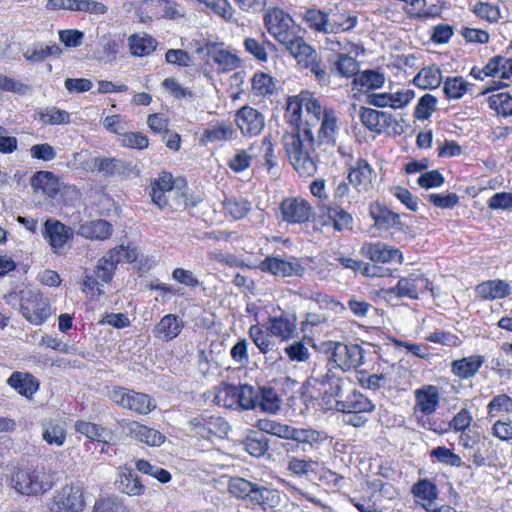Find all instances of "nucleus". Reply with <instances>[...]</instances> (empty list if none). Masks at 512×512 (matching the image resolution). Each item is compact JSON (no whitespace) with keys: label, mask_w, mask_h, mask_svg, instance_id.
Wrapping results in <instances>:
<instances>
[{"label":"nucleus","mask_w":512,"mask_h":512,"mask_svg":"<svg viewBox=\"0 0 512 512\" xmlns=\"http://www.w3.org/2000/svg\"><path fill=\"white\" fill-rule=\"evenodd\" d=\"M263 20L268 33L301 67L309 69L320 83L328 82V74L321 66L317 51L300 35L299 26L288 13L280 8H269Z\"/></svg>","instance_id":"1"},{"label":"nucleus","mask_w":512,"mask_h":512,"mask_svg":"<svg viewBox=\"0 0 512 512\" xmlns=\"http://www.w3.org/2000/svg\"><path fill=\"white\" fill-rule=\"evenodd\" d=\"M302 109L299 95L288 99L286 117L294 129L285 134L282 141L293 168L300 176L310 177L317 171L315 160L309 155V148L315 149V137L309 124L302 123Z\"/></svg>","instance_id":"2"},{"label":"nucleus","mask_w":512,"mask_h":512,"mask_svg":"<svg viewBox=\"0 0 512 512\" xmlns=\"http://www.w3.org/2000/svg\"><path fill=\"white\" fill-rule=\"evenodd\" d=\"M346 381L335 375L330 369L325 373L313 372L306 380V388L310 396L322 401L325 409H334L335 401L341 397Z\"/></svg>","instance_id":"3"},{"label":"nucleus","mask_w":512,"mask_h":512,"mask_svg":"<svg viewBox=\"0 0 512 512\" xmlns=\"http://www.w3.org/2000/svg\"><path fill=\"white\" fill-rule=\"evenodd\" d=\"M109 399L122 407L140 415H147L156 408L155 400L148 394L136 392L124 387H113L108 393Z\"/></svg>","instance_id":"4"},{"label":"nucleus","mask_w":512,"mask_h":512,"mask_svg":"<svg viewBox=\"0 0 512 512\" xmlns=\"http://www.w3.org/2000/svg\"><path fill=\"white\" fill-rule=\"evenodd\" d=\"M338 134L339 127L335 110L333 108H324L318 136L315 138V149L309 148V155L314 159L312 153H315V157H319L321 153L332 152L333 148L337 145Z\"/></svg>","instance_id":"5"},{"label":"nucleus","mask_w":512,"mask_h":512,"mask_svg":"<svg viewBox=\"0 0 512 512\" xmlns=\"http://www.w3.org/2000/svg\"><path fill=\"white\" fill-rule=\"evenodd\" d=\"M12 481L14 488L25 495L42 494L52 487L49 476L43 470L19 469Z\"/></svg>","instance_id":"6"},{"label":"nucleus","mask_w":512,"mask_h":512,"mask_svg":"<svg viewBox=\"0 0 512 512\" xmlns=\"http://www.w3.org/2000/svg\"><path fill=\"white\" fill-rule=\"evenodd\" d=\"M223 396L225 397V406L237 405L245 410L255 409L258 404L259 391L248 384H224L216 398L220 400Z\"/></svg>","instance_id":"7"},{"label":"nucleus","mask_w":512,"mask_h":512,"mask_svg":"<svg viewBox=\"0 0 512 512\" xmlns=\"http://www.w3.org/2000/svg\"><path fill=\"white\" fill-rule=\"evenodd\" d=\"M137 259V253L134 249H129L123 245L109 250L100 258L95 267L97 276L106 283L111 282L116 266L120 262H134Z\"/></svg>","instance_id":"8"},{"label":"nucleus","mask_w":512,"mask_h":512,"mask_svg":"<svg viewBox=\"0 0 512 512\" xmlns=\"http://www.w3.org/2000/svg\"><path fill=\"white\" fill-rule=\"evenodd\" d=\"M188 425L191 433L207 440L213 437H224L230 429L229 424L222 417L208 414L192 417Z\"/></svg>","instance_id":"9"},{"label":"nucleus","mask_w":512,"mask_h":512,"mask_svg":"<svg viewBox=\"0 0 512 512\" xmlns=\"http://www.w3.org/2000/svg\"><path fill=\"white\" fill-rule=\"evenodd\" d=\"M330 351V359L343 371L363 364L364 350L358 344L334 342L331 344Z\"/></svg>","instance_id":"10"},{"label":"nucleus","mask_w":512,"mask_h":512,"mask_svg":"<svg viewBox=\"0 0 512 512\" xmlns=\"http://www.w3.org/2000/svg\"><path fill=\"white\" fill-rule=\"evenodd\" d=\"M82 490L76 485H65L53 497L50 505V512H82L84 508Z\"/></svg>","instance_id":"11"},{"label":"nucleus","mask_w":512,"mask_h":512,"mask_svg":"<svg viewBox=\"0 0 512 512\" xmlns=\"http://www.w3.org/2000/svg\"><path fill=\"white\" fill-rule=\"evenodd\" d=\"M427 290L433 292L431 282L421 273H411L400 278L396 286L387 289L385 292L388 295H395L400 298L418 299L419 294Z\"/></svg>","instance_id":"12"},{"label":"nucleus","mask_w":512,"mask_h":512,"mask_svg":"<svg viewBox=\"0 0 512 512\" xmlns=\"http://www.w3.org/2000/svg\"><path fill=\"white\" fill-rule=\"evenodd\" d=\"M279 314L270 316L266 322L269 333L281 342H287L297 335V317L294 313L278 308Z\"/></svg>","instance_id":"13"},{"label":"nucleus","mask_w":512,"mask_h":512,"mask_svg":"<svg viewBox=\"0 0 512 512\" xmlns=\"http://www.w3.org/2000/svg\"><path fill=\"white\" fill-rule=\"evenodd\" d=\"M122 431L129 437L140 441L148 446L162 445L166 437L156 429L150 428L137 421L122 419L119 422Z\"/></svg>","instance_id":"14"},{"label":"nucleus","mask_w":512,"mask_h":512,"mask_svg":"<svg viewBox=\"0 0 512 512\" xmlns=\"http://www.w3.org/2000/svg\"><path fill=\"white\" fill-rule=\"evenodd\" d=\"M234 121L245 137L257 136L265 127L264 115L248 105L236 111Z\"/></svg>","instance_id":"15"},{"label":"nucleus","mask_w":512,"mask_h":512,"mask_svg":"<svg viewBox=\"0 0 512 512\" xmlns=\"http://www.w3.org/2000/svg\"><path fill=\"white\" fill-rule=\"evenodd\" d=\"M376 172L363 158H358L348 169L347 179L358 193H368L373 189Z\"/></svg>","instance_id":"16"},{"label":"nucleus","mask_w":512,"mask_h":512,"mask_svg":"<svg viewBox=\"0 0 512 512\" xmlns=\"http://www.w3.org/2000/svg\"><path fill=\"white\" fill-rule=\"evenodd\" d=\"M279 208L283 221L290 224L305 223L312 214V207L309 202L300 197L284 199Z\"/></svg>","instance_id":"17"},{"label":"nucleus","mask_w":512,"mask_h":512,"mask_svg":"<svg viewBox=\"0 0 512 512\" xmlns=\"http://www.w3.org/2000/svg\"><path fill=\"white\" fill-rule=\"evenodd\" d=\"M42 235L53 252L59 253L72 240L74 232L58 220L47 219L43 225Z\"/></svg>","instance_id":"18"},{"label":"nucleus","mask_w":512,"mask_h":512,"mask_svg":"<svg viewBox=\"0 0 512 512\" xmlns=\"http://www.w3.org/2000/svg\"><path fill=\"white\" fill-rule=\"evenodd\" d=\"M29 294V298H22L20 311L27 321L41 325L50 315L49 304L40 294L31 291Z\"/></svg>","instance_id":"19"},{"label":"nucleus","mask_w":512,"mask_h":512,"mask_svg":"<svg viewBox=\"0 0 512 512\" xmlns=\"http://www.w3.org/2000/svg\"><path fill=\"white\" fill-rule=\"evenodd\" d=\"M198 53H205L206 56L217 64L220 71H230L239 64L238 57L223 48V43L207 42L203 47L197 49Z\"/></svg>","instance_id":"20"},{"label":"nucleus","mask_w":512,"mask_h":512,"mask_svg":"<svg viewBox=\"0 0 512 512\" xmlns=\"http://www.w3.org/2000/svg\"><path fill=\"white\" fill-rule=\"evenodd\" d=\"M259 269L280 277H301L305 272V268L296 261H288L272 256H267L259 264Z\"/></svg>","instance_id":"21"},{"label":"nucleus","mask_w":512,"mask_h":512,"mask_svg":"<svg viewBox=\"0 0 512 512\" xmlns=\"http://www.w3.org/2000/svg\"><path fill=\"white\" fill-rule=\"evenodd\" d=\"M359 117L361 123L368 130L378 134L384 132L393 124H397L391 114L367 107H360Z\"/></svg>","instance_id":"22"},{"label":"nucleus","mask_w":512,"mask_h":512,"mask_svg":"<svg viewBox=\"0 0 512 512\" xmlns=\"http://www.w3.org/2000/svg\"><path fill=\"white\" fill-rule=\"evenodd\" d=\"M361 254L374 263H388L393 260L402 262L403 256L400 250L389 247L385 243H365L361 248Z\"/></svg>","instance_id":"23"},{"label":"nucleus","mask_w":512,"mask_h":512,"mask_svg":"<svg viewBox=\"0 0 512 512\" xmlns=\"http://www.w3.org/2000/svg\"><path fill=\"white\" fill-rule=\"evenodd\" d=\"M115 487L119 492L129 496H140L145 492V486L141 483L138 475L126 466L120 469L115 480Z\"/></svg>","instance_id":"24"},{"label":"nucleus","mask_w":512,"mask_h":512,"mask_svg":"<svg viewBox=\"0 0 512 512\" xmlns=\"http://www.w3.org/2000/svg\"><path fill=\"white\" fill-rule=\"evenodd\" d=\"M174 186L173 177L168 172H163L150 184V196L155 205L164 208L168 204L167 193L172 192Z\"/></svg>","instance_id":"25"},{"label":"nucleus","mask_w":512,"mask_h":512,"mask_svg":"<svg viewBox=\"0 0 512 512\" xmlns=\"http://www.w3.org/2000/svg\"><path fill=\"white\" fill-rule=\"evenodd\" d=\"M334 409L340 412H372L374 405L362 393L353 390L344 400L335 401Z\"/></svg>","instance_id":"26"},{"label":"nucleus","mask_w":512,"mask_h":512,"mask_svg":"<svg viewBox=\"0 0 512 512\" xmlns=\"http://www.w3.org/2000/svg\"><path fill=\"white\" fill-rule=\"evenodd\" d=\"M184 327L183 320L174 314H167L161 318L153 329L154 336L162 341L176 338Z\"/></svg>","instance_id":"27"},{"label":"nucleus","mask_w":512,"mask_h":512,"mask_svg":"<svg viewBox=\"0 0 512 512\" xmlns=\"http://www.w3.org/2000/svg\"><path fill=\"white\" fill-rule=\"evenodd\" d=\"M475 292L482 300H495L507 297L511 293V287L508 282L495 279L478 284Z\"/></svg>","instance_id":"28"},{"label":"nucleus","mask_w":512,"mask_h":512,"mask_svg":"<svg viewBox=\"0 0 512 512\" xmlns=\"http://www.w3.org/2000/svg\"><path fill=\"white\" fill-rule=\"evenodd\" d=\"M484 361V356L481 355H471L454 360L451 363V372L461 379H469L476 375Z\"/></svg>","instance_id":"29"},{"label":"nucleus","mask_w":512,"mask_h":512,"mask_svg":"<svg viewBox=\"0 0 512 512\" xmlns=\"http://www.w3.org/2000/svg\"><path fill=\"white\" fill-rule=\"evenodd\" d=\"M7 384L26 398H31L39 387V383L35 377L22 372H13L7 380Z\"/></svg>","instance_id":"30"},{"label":"nucleus","mask_w":512,"mask_h":512,"mask_svg":"<svg viewBox=\"0 0 512 512\" xmlns=\"http://www.w3.org/2000/svg\"><path fill=\"white\" fill-rule=\"evenodd\" d=\"M416 406L424 414L433 413L439 404L437 387L428 385L415 391Z\"/></svg>","instance_id":"31"},{"label":"nucleus","mask_w":512,"mask_h":512,"mask_svg":"<svg viewBox=\"0 0 512 512\" xmlns=\"http://www.w3.org/2000/svg\"><path fill=\"white\" fill-rule=\"evenodd\" d=\"M249 502L254 505H259L264 509L274 508L280 503V495L275 489L259 486L255 483Z\"/></svg>","instance_id":"32"},{"label":"nucleus","mask_w":512,"mask_h":512,"mask_svg":"<svg viewBox=\"0 0 512 512\" xmlns=\"http://www.w3.org/2000/svg\"><path fill=\"white\" fill-rule=\"evenodd\" d=\"M112 225L103 219H98L82 224L78 233L89 239L105 240L112 234Z\"/></svg>","instance_id":"33"},{"label":"nucleus","mask_w":512,"mask_h":512,"mask_svg":"<svg viewBox=\"0 0 512 512\" xmlns=\"http://www.w3.org/2000/svg\"><path fill=\"white\" fill-rule=\"evenodd\" d=\"M309 28L324 34L337 33L335 24L329 21L328 15L317 9H309L304 15Z\"/></svg>","instance_id":"34"},{"label":"nucleus","mask_w":512,"mask_h":512,"mask_svg":"<svg viewBox=\"0 0 512 512\" xmlns=\"http://www.w3.org/2000/svg\"><path fill=\"white\" fill-rule=\"evenodd\" d=\"M441 82V70L434 65L422 68L413 79V83L421 89H436Z\"/></svg>","instance_id":"35"},{"label":"nucleus","mask_w":512,"mask_h":512,"mask_svg":"<svg viewBox=\"0 0 512 512\" xmlns=\"http://www.w3.org/2000/svg\"><path fill=\"white\" fill-rule=\"evenodd\" d=\"M31 185L36 190H41L49 197L58 193V181L55 175L49 171H38L31 179Z\"/></svg>","instance_id":"36"},{"label":"nucleus","mask_w":512,"mask_h":512,"mask_svg":"<svg viewBox=\"0 0 512 512\" xmlns=\"http://www.w3.org/2000/svg\"><path fill=\"white\" fill-rule=\"evenodd\" d=\"M256 144H251L247 149L237 150L233 157L227 163L228 167L234 172H242L248 169L254 157H256Z\"/></svg>","instance_id":"37"},{"label":"nucleus","mask_w":512,"mask_h":512,"mask_svg":"<svg viewBox=\"0 0 512 512\" xmlns=\"http://www.w3.org/2000/svg\"><path fill=\"white\" fill-rule=\"evenodd\" d=\"M128 42L131 53L139 57L149 55L156 48V41L148 34H133L128 38Z\"/></svg>","instance_id":"38"},{"label":"nucleus","mask_w":512,"mask_h":512,"mask_svg":"<svg viewBox=\"0 0 512 512\" xmlns=\"http://www.w3.org/2000/svg\"><path fill=\"white\" fill-rule=\"evenodd\" d=\"M370 215L378 227H396L401 224L397 213L378 204L370 206Z\"/></svg>","instance_id":"39"},{"label":"nucleus","mask_w":512,"mask_h":512,"mask_svg":"<svg viewBox=\"0 0 512 512\" xmlns=\"http://www.w3.org/2000/svg\"><path fill=\"white\" fill-rule=\"evenodd\" d=\"M92 163L94 168L106 176L120 175L127 170L126 164L115 158L97 157Z\"/></svg>","instance_id":"40"},{"label":"nucleus","mask_w":512,"mask_h":512,"mask_svg":"<svg viewBox=\"0 0 512 512\" xmlns=\"http://www.w3.org/2000/svg\"><path fill=\"white\" fill-rule=\"evenodd\" d=\"M234 135V129L230 124L220 123L206 129L203 133L200 142L206 145L216 141H227L232 139Z\"/></svg>","instance_id":"41"},{"label":"nucleus","mask_w":512,"mask_h":512,"mask_svg":"<svg viewBox=\"0 0 512 512\" xmlns=\"http://www.w3.org/2000/svg\"><path fill=\"white\" fill-rule=\"evenodd\" d=\"M280 405L281 400L273 388L263 387L260 389L257 407H260L261 411L275 414L279 411Z\"/></svg>","instance_id":"42"},{"label":"nucleus","mask_w":512,"mask_h":512,"mask_svg":"<svg viewBox=\"0 0 512 512\" xmlns=\"http://www.w3.org/2000/svg\"><path fill=\"white\" fill-rule=\"evenodd\" d=\"M223 207L233 219L239 220L251 211V203L241 197H230L223 201Z\"/></svg>","instance_id":"43"},{"label":"nucleus","mask_w":512,"mask_h":512,"mask_svg":"<svg viewBox=\"0 0 512 512\" xmlns=\"http://www.w3.org/2000/svg\"><path fill=\"white\" fill-rule=\"evenodd\" d=\"M248 333L250 339L261 353L267 354L272 351L274 346L271 340L272 335L269 333V331H267V329L263 330L261 326L255 324L249 328Z\"/></svg>","instance_id":"44"},{"label":"nucleus","mask_w":512,"mask_h":512,"mask_svg":"<svg viewBox=\"0 0 512 512\" xmlns=\"http://www.w3.org/2000/svg\"><path fill=\"white\" fill-rule=\"evenodd\" d=\"M104 284L96 274L95 269L93 271H85L82 280V291L90 296L91 298L100 297L105 294Z\"/></svg>","instance_id":"45"},{"label":"nucleus","mask_w":512,"mask_h":512,"mask_svg":"<svg viewBox=\"0 0 512 512\" xmlns=\"http://www.w3.org/2000/svg\"><path fill=\"white\" fill-rule=\"evenodd\" d=\"M252 93L258 97L272 95L275 90L273 78L263 72L256 73L252 78Z\"/></svg>","instance_id":"46"},{"label":"nucleus","mask_w":512,"mask_h":512,"mask_svg":"<svg viewBox=\"0 0 512 512\" xmlns=\"http://www.w3.org/2000/svg\"><path fill=\"white\" fill-rule=\"evenodd\" d=\"M327 217L333 222V227L336 231L350 229L353 222L352 215L337 205L327 208Z\"/></svg>","instance_id":"47"},{"label":"nucleus","mask_w":512,"mask_h":512,"mask_svg":"<svg viewBox=\"0 0 512 512\" xmlns=\"http://www.w3.org/2000/svg\"><path fill=\"white\" fill-rule=\"evenodd\" d=\"M254 485L244 478L233 477L229 481L228 490L234 497L249 501Z\"/></svg>","instance_id":"48"},{"label":"nucleus","mask_w":512,"mask_h":512,"mask_svg":"<svg viewBox=\"0 0 512 512\" xmlns=\"http://www.w3.org/2000/svg\"><path fill=\"white\" fill-rule=\"evenodd\" d=\"M39 118L45 125H61L70 122V114L56 107H48L39 112Z\"/></svg>","instance_id":"49"},{"label":"nucleus","mask_w":512,"mask_h":512,"mask_svg":"<svg viewBox=\"0 0 512 512\" xmlns=\"http://www.w3.org/2000/svg\"><path fill=\"white\" fill-rule=\"evenodd\" d=\"M327 439L324 432L313 429H297L295 432L294 441L302 444H309L312 448H318L319 444Z\"/></svg>","instance_id":"50"},{"label":"nucleus","mask_w":512,"mask_h":512,"mask_svg":"<svg viewBox=\"0 0 512 512\" xmlns=\"http://www.w3.org/2000/svg\"><path fill=\"white\" fill-rule=\"evenodd\" d=\"M93 512H130L124 502L117 496L100 498L95 502Z\"/></svg>","instance_id":"51"},{"label":"nucleus","mask_w":512,"mask_h":512,"mask_svg":"<svg viewBox=\"0 0 512 512\" xmlns=\"http://www.w3.org/2000/svg\"><path fill=\"white\" fill-rule=\"evenodd\" d=\"M354 82L367 89H377L383 86L385 77L383 74L376 71L366 70L358 74L355 77Z\"/></svg>","instance_id":"52"},{"label":"nucleus","mask_w":512,"mask_h":512,"mask_svg":"<svg viewBox=\"0 0 512 512\" xmlns=\"http://www.w3.org/2000/svg\"><path fill=\"white\" fill-rule=\"evenodd\" d=\"M490 107L505 117L512 116V96L508 93H498L489 97Z\"/></svg>","instance_id":"53"},{"label":"nucleus","mask_w":512,"mask_h":512,"mask_svg":"<svg viewBox=\"0 0 512 512\" xmlns=\"http://www.w3.org/2000/svg\"><path fill=\"white\" fill-rule=\"evenodd\" d=\"M136 469L144 474L155 477L161 483H167L171 480V474L169 471L161 467L151 465L144 459H139L136 461Z\"/></svg>","instance_id":"54"},{"label":"nucleus","mask_w":512,"mask_h":512,"mask_svg":"<svg viewBox=\"0 0 512 512\" xmlns=\"http://www.w3.org/2000/svg\"><path fill=\"white\" fill-rule=\"evenodd\" d=\"M42 437L50 445L62 446L66 439V431L61 424L49 423Z\"/></svg>","instance_id":"55"},{"label":"nucleus","mask_w":512,"mask_h":512,"mask_svg":"<svg viewBox=\"0 0 512 512\" xmlns=\"http://www.w3.org/2000/svg\"><path fill=\"white\" fill-rule=\"evenodd\" d=\"M284 352L292 362H305L310 358V351L302 340L287 345Z\"/></svg>","instance_id":"56"},{"label":"nucleus","mask_w":512,"mask_h":512,"mask_svg":"<svg viewBox=\"0 0 512 512\" xmlns=\"http://www.w3.org/2000/svg\"><path fill=\"white\" fill-rule=\"evenodd\" d=\"M317 463L312 459H303L291 456L288 459L287 469L296 476H304L314 471Z\"/></svg>","instance_id":"57"},{"label":"nucleus","mask_w":512,"mask_h":512,"mask_svg":"<svg viewBox=\"0 0 512 512\" xmlns=\"http://www.w3.org/2000/svg\"><path fill=\"white\" fill-rule=\"evenodd\" d=\"M443 89L448 98L459 99L467 91V82L462 77L448 78Z\"/></svg>","instance_id":"58"},{"label":"nucleus","mask_w":512,"mask_h":512,"mask_svg":"<svg viewBox=\"0 0 512 512\" xmlns=\"http://www.w3.org/2000/svg\"><path fill=\"white\" fill-rule=\"evenodd\" d=\"M473 11L478 17L491 23L498 22L500 19L499 7L488 2L476 3Z\"/></svg>","instance_id":"59"},{"label":"nucleus","mask_w":512,"mask_h":512,"mask_svg":"<svg viewBox=\"0 0 512 512\" xmlns=\"http://www.w3.org/2000/svg\"><path fill=\"white\" fill-rule=\"evenodd\" d=\"M75 430L85 435L91 440L101 441L103 434L105 433L104 428L101 426L84 420H78L75 423Z\"/></svg>","instance_id":"60"},{"label":"nucleus","mask_w":512,"mask_h":512,"mask_svg":"<svg viewBox=\"0 0 512 512\" xmlns=\"http://www.w3.org/2000/svg\"><path fill=\"white\" fill-rule=\"evenodd\" d=\"M437 99L431 94L422 96L415 109V116L418 119H428L436 109Z\"/></svg>","instance_id":"61"},{"label":"nucleus","mask_w":512,"mask_h":512,"mask_svg":"<svg viewBox=\"0 0 512 512\" xmlns=\"http://www.w3.org/2000/svg\"><path fill=\"white\" fill-rule=\"evenodd\" d=\"M488 414L493 417L494 412L512 413V398L507 394H499L492 398L487 405Z\"/></svg>","instance_id":"62"},{"label":"nucleus","mask_w":512,"mask_h":512,"mask_svg":"<svg viewBox=\"0 0 512 512\" xmlns=\"http://www.w3.org/2000/svg\"><path fill=\"white\" fill-rule=\"evenodd\" d=\"M412 493L416 498L432 501L437 497V487L428 480H420L414 484Z\"/></svg>","instance_id":"63"},{"label":"nucleus","mask_w":512,"mask_h":512,"mask_svg":"<svg viewBox=\"0 0 512 512\" xmlns=\"http://www.w3.org/2000/svg\"><path fill=\"white\" fill-rule=\"evenodd\" d=\"M299 101H301V104L307 113L312 114L316 120H319L321 115L323 116L324 109H322L320 102L309 92L300 93Z\"/></svg>","instance_id":"64"}]
</instances>
